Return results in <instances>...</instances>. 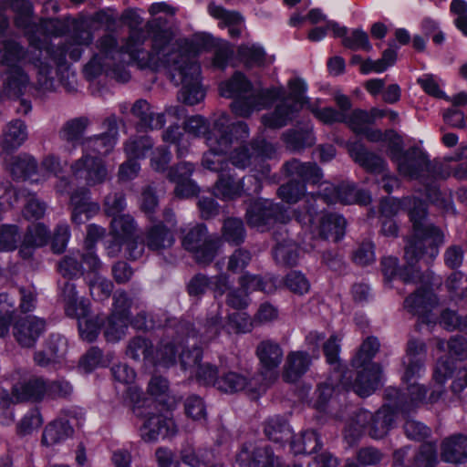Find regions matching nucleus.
Returning a JSON list of instances; mask_svg holds the SVG:
<instances>
[{
	"instance_id": "obj_1",
	"label": "nucleus",
	"mask_w": 467,
	"mask_h": 467,
	"mask_svg": "<svg viewBox=\"0 0 467 467\" xmlns=\"http://www.w3.org/2000/svg\"><path fill=\"white\" fill-rule=\"evenodd\" d=\"M122 20L130 28V35L123 46L119 47L117 38L106 34L96 41L97 52L85 65L84 74L93 79L103 72L115 70L124 62L123 55L140 68L168 71L171 80L181 85L178 98L188 105L201 102L205 92L201 84V67L196 56L204 43L199 38L192 41L177 40L172 32L165 27L166 21L161 16L147 22L145 29H136L142 18L136 11L128 10L122 15Z\"/></svg>"
},
{
	"instance_id": "obj_2",
	"label": "nucleus",
	"mask_w": 467,
	"mask_h": 467,
	"mask_svg": "<svg viewBox=\"0 0 467 467\" xmlns=\"http://www.w3.org/2000/svg\"><path fill=\"white\" fill-rule=\"evenodd\" d=\"M425 359V343L410 339L402 360L405 368L402 380L408 384L407 393L399 395L396 402V408L403 413L412 411L423 403L434 404L445 393L444 383L454 370L453 362L448 358L438 360L433 373L434 384L428 389L424 385L413 381L424 373Z\"/></svg>"
},
{
	"instance_id": "obj_3",
	"label": "nucleus",
	"mask_w": 467,
	"mask_h": 467,
	"mask_svg": "<svg viewBox=\"0 0 467 467\" xmlns=\"http://www.w3.org/2000/svg\"><path fill=\"white\" fill-rule=\"evenodd\" d=\"M412 223V234L405 246L406 265L399 272V278L404 284L422 283L428 285L431 273L422 275L415 267L420 258L430 263L439 254V246L444 244V234L441 229L427 220L426 204L416 197L404 199Z\"/></svg>"
},
{
	"instance_id": "obj_4",
	"label": "nucleus",
	"mask_w": 467,
	"mask_h": 467,
	"mask_svg": "<svg viewBox=\"0 0 467 467\" xmlns=\"http://www.w3.org/2000/svg\"><path fill=\"white\" fill-rule=\"evenodd\" d=\"M249 137L246 123L230 122L226 113H221L213 121V130L206 138L208 151L203 154L202 166L215 172H223L228 163L223 155L230 150L234 140H244Z\"/></svg>"
},
{
	"instance_id": "obj_5",
	"label": "nucleus",
	"mask_w": 467,
	"mask_h": 467,
	"mask_svg": "<svg viewBox=\"0 0 467 467\" xmlns=\"http://www.w3.org/2000/svg\"><path fill=\"white\" fill-rule=\"evenodd\" d=\"M251 88V82L240 72L220 85V94L223 97L234 98L231 109L237 117L248 118L254 111L268 108L285 93L283 88H274L247 95Z\"/></svg>"
},
{
	"instance_id": "obj_6",
	"label": "nucleus",
	"mask_w": 467,
	"mask_h": 467,
	"mask_svg": "<svg viewBox=\"0 0 467 467\" xmlns=\"http://www.w3.org/2000/svg\"><path fill=\"white\" fill-rule=\"evenodd\" d=\"M379 349L378 338L368 337L352 359V366L357 369V378L352 387L360 397L370 395L379 385L380 368L371 361Z\"/></svg>"
},
{
	"instance_id": "obj_7",
	"label": "nucleus",
	"mask_w": 467,
	"mask_h": 467,
	"mask_svg": "<svg viewBox=\"0 0 467 467\" xmlns=\"http://www.w3.org/2000/svg\"><path fill=\"white\" fill-rule=\"evenodd\" d=\"M289 95L275 107L272 113L262 116V123L270 129H280L293 119L296 113L311 102L305 97L306 85L304 80L295 78L289 81Z\"/></svg>"
},
{
	"instance_id": "obj_8",
	"label": "nucleus",
	"mask_w": 467,
	"mask_h": 467,
	"mask_svg": "<svg viewBox=\"0 0 467 467\" xmlns=\"http://www.w3.org/2000/svg\"><path fill=\"white\" fill-rule=\"evenodd\" d=\"M182 245L199 265H207L216 256L218 243L208 235L205 225L197 223L182 229Z\"/></svg>"
},
{
	"instance_id": "obj_9",
	"label": "nucleus",
	"mask_w": 467,
	"mask_h": 467,
	"mask_svg": "<svg viewBox=\"0 0 467 467\" xmlns=\"http://www.w3.org/2000/svg\"><path fill=\"white\" fill-rule=\"evenodd\" d=\"M94 40V35L90 29L82 24L76 25L67 39L48 49L52 59L57 66L66 63L67 57L73 61H78L82 57L84 50Z\"/></svg>"
},
{
	"instance_id": "obj_10",
	"label": "nucleus",
	"mask_w": 467,
	"mask_h": 467,
	"mask_svg": "<svg viewBox=\"0 0 467 467\" xmlns=\"http://www.w3.org/2000/svg\"><path fill=\"white\" fill-rule=\"evenodd\" d=\"M72 176L84 182L88 187L101 185L110 179L106 161L99 156L83 152L82 156L70 165Z\"/></svg>"
},
{
	"instance_id": "obj_11",
	"label": "nucleus",
	"mask_w": 467,
	"mask_h": 467,
	"mask_svg": "<svg viewBox=\"0 0 467 467\" xmlns=\"http://www.w3.org/2000/svg\"><path fill=\"white\" fill-rule=\"evenodd\" d=\"M246 220L251 227L265 231L274 223H286L290 220V215L282 205L270 200H262L249 205L246 210Z\"/></svg>"
},
{
	"instance_id": "obj_12",
	"label": "nucleus",
	"mask_w": 467,
	"mask_h": 467,
	"mask_svg": "<svg viewBox=\"0 0 467 467\" xmlns=\"http://www.w3.org/2000/svg\"><path fill=\"white\" fill-rule=\"evenodd\" d=\"M392 159L397 163L400 174L410 179H419L425 171H431L428 157L420 148L412 147L405 151L393 152Z\"/></svg>"
},
{
	"instance_id": "obj_13",
	"label": "nucleus",
	"mask_w": 467,
	"mask_h": 467,
	"mask_svg": "<svg viewBox=\"0 0 467 467\" xmlns=\"http://www.w3.org/2000/svg\"><path fill=\"white\" fill-rule=\"evenodd\" d=\"M134 414L137 417L145 419L143 425L140 429V437L145 441H155L160 437L165 438L177 432V428L172 419L150 411L142 413L140 410V407L134 408Z\"/></svg>"
},
{
	"instance_id": "obj_14",
	"label": "nucleus",
	"mask_w": 467,
	"mask_h": 467,
	"mask_svg": "<svg viewBox=\"0 0 467 467\" xmlns=\"http://www.w3.org/2000/svg\"><path fill=\"white\" fill-rule=\"evenodd\" d=\"M436 296L427 287H420L404 300V308L427 325L435 324L436 316L431 311L437 305Z\"/></svg>"
},
{
	"instance_id": "obj_15",
	"label": "nucleus",
	"mask_w": 467,
	"mask_h": 467,
	"mask_svg": "<svg viewBox=\"0 0 467 467\" xmlns=\"http://www.w3.org/2000/svg\"><path fill=\"white\" fill-rule=\"evenodd\" d=\"M46 328L43 318L27 316L17 319L14 324L13 335L23 348H32Z\"/></svg>"
},
{
	"instance_id": "obj_16",
	"label": "nucleus",
	"mask_w": 467,
	"mask_h": 467,
	"mask_svg": "<svg viewBox=\"0 0 467 467\" xmlns=\"http://www.w3.org/2000/svg\"><path fill=\"white\" fill-rule=\"evenodd\" d=\"M236 461L249 467H301L300 465L283 466L269 447L254 448L251 444L242 448L236 455Z\"/></svg>"
},
{
	"instance_id": "obj_17",
	"label": "nucleus",
	"mask_w": 467,
	"mask_h": 467,
	"mask_svg": "<svg viewBox=\"0 0 467 467\" xmlns=\"http://www.w3.org/2000/svg\"><path fill=\"white\" fill-rule=\"evenodd\" d=\"M275 245L273 255L276 264L283 266H294L299 259V248L297 244L287 235V231L280 227L274 233Z\"/></svg>"
},
{
	"instance_id": "obj_18",
	"label": "nucleus",
	"mask_w": 467,
	"mask_h": 467,
	"mask_svg": "<svg viewBox=\"0 0 467 467\" xmlns=\"http://www.w3.org/2000/svg\"><path fill=\"white\" fill-rule=\"evenodd\" d=\"M144 238L148 249L159 254L171 249L175 244L174 232L165 226L164 222H156L146 228Z\"/></svg>"
},
{
	"instance_id": "obj_19",
	"label": "nucleus",
	"mask_w": 467,
	"mask_h": 467,
	"mask_svg": "<svg viewBox=\"0 0 467 467\" xmlns=\"http://www.w3.org/2000/svg\"><path fill=\"white\" fill-rule=\"evenodd\" d=\"M50 239V231L43 223L28 225L19 246V255L24 259L33 256L36 249L45 246Z\"/></svg>"
},
{
	"instance_id": "obj_20",
	"label": "nucleus",
	"mask_w": 467,
	"mask_h": 467,
	"mask_svg": "<svg viewBox=\"0 0 467 467\" xmlns=\"http://www.w3.org/2000/svg\"><path fill=\"white\" fill-rule=\"evenodd\" d=\"M11 175L17 180H29L31 182L42 183L47 180L46 174L37 177V164L28 155L13 156L8 161Z\"/></svg>"
},
{
	"instance_id": "obj_21",
	"label": "nucleus",
	"mask_w": 467,
	"mask_h": 467,
	"mask_svg": "<svg viewBox=\"0 0 467 467\" xmlns=\"http://www.w3.org/2000/svg\"><path fill=\"white\" fill-rule=\"evenodd\" d=\"M255 355L264 371L273 375L281 364L284 353L280 344L274 339L260 341L255 348Z\"/></svg>"
},
{
	"instance_id": "obj_22",
	"label": "nucleus",
	"mask_w": 467,
	"mask_h": 467,
	"mask_svg": "<svg viewBox=\"0 0 467 467\" xmlns=\"http://www.w3.org/2000/svg\"><path fill=\"white\" fill-rule=\"evenodd\" d=\"M72 205V222L77 224L84 223L89 217L99 210L96 202H90V192L87 188L74 192L70 196Z\"/></svg>"
},
{
	"instance_id": "obj_23",
	"label": "nucleus",
	"mask_w": 467,
	"mask_h": 467,
	"mask_svg": "<svg viewBox=\"0 0 467 467\" xmlns=\"http://www.w3.org/2000/svg\"><path fill=\"white\" fill-rule=\"evenodd\" d=\"M346 220L337 213H324L318 218L317 232L321 239L338 242L345 235Z\"/></svg>"
},
{
	"instance_id": "obj_24",
	"label": "nucleus",
	"mask_w": 467,
	"mask_h": 467,
	"mask_svg": "<svg viewBox=\"0 0 467 467\" xmlns=\"http://www.w3.org/2000/svg\"><path fill=\"white\" fill-rule=\"evenodd\" d=\"M134 118L138 119V125L145 130H159L165 125L164 113H155L150 103L145 99H138L130 109Z\"/></svg>"
},
{
	"instance_id": "obj_25",
	"label": "nucleus",
	"mask_w": 467,
	"mask_h": 467,
	"mask_svg": "<svg viewBox=\"0 0 467 467\" xmlns=\"http://www.w3.org/2000/svg\"><path fill=\"white\" fill-rule=\"evenodd\" d=\"M441 457L444 462L451 463L466 462L467 436L455 434L443 440L441 448Z\"/></svg>"
},
{
	"instance_id": "obj_26",
	"label": "nucleus",
	"mask_w": 467,
	"mask_h": 467,
	"mask_svg": "<svg viewBox=\"0 0 467 467\" xmlns=\"http://www.w3.org/2000/svg\"><path fill=\"white\" fill-rule=\"evenodd\" d=\"M467 158V147H462L455 154L444 158V162L432 171L439 178H448L452 175L459 180L467 179V161L456 163L458 161Z\"/></svg>"
},
{
	"instance_id": "obj_27",
	"label": "nucleus",
	"mask_w": 467,
	"mask_h": 467,
	"mask_svg": "<svg viewBox=\"0 0 467 467\" xmlns=\"http://www.w3.org/2000/svg\"><path fill=\"white\" fill-rule=\"evenodd\" d=\"M310 356L304 351H292L287 354L284 366L283 378L287 382L299 379L309 368Z\"/></svg>"
},
{
	"instance_id": "obj_28",
	"label": "nucleus",
	"mask_w": 467,
	"mask_h": 467,
	"mask_svg": "<svg viewBox=\"0 0 467 467\" xmlns=\"http://www.w3.org/2000/svg\"><path fill=\"white\" fill-rule=\"evenodd\" d=\"M235 179L232 174L222 172L213 187V193L222 200H234L244 192V180Z\"/></svg>"
},
{
	"instance_id": "obj_29",
	"label": "nucleus",
	"mask_w": 467,
	"mask_h": 467,
	"mask_svg": "<svg viewBox=\"0 0 467 467\" xmlns=\"http://www.w3.org/2000/svg\"><path fill=\"white\" fill-rule=\"evenodd\" d=\"M348 151L355 162L358 163L366 171L372 173H380L385 171L386 163L379 156L367 150L360 143L355 142L349 145Z\"/></svg>"
},
{
	"instance_id": "obj_30",
	"label": "nucleus",
	"mask_w": 467,
	"mask_h": 467,
	"mask_svg": "<svg viewBox=\"0 0 467 467\" xmlns=\"http://www.w3.org/2000/svg\"><path fill=\"white\" fill-rule=\"evenodd\" d=\"M60 296L64 302L65 312L67 317L85 315L88 306L90 305L88 299L78 296L76 285L69 281L64 282L61 285Z\"/></svg>"
},
{
	"instance_id": "obj_31",
	"label": "nucleus",
	"mask_w": 467,
	"mask_h": 467,
	"mask_svg": "<svg viewBox=\"0 0 467 467\" xmlns=\"http://www.w3.org/2000/svg\"><path fill=\"white\" fill-rule=\"evenodd\" d=\"M47 392V384L41 378H32L27 381L16 385L13 398L16 401L39 400Z\"/></svg>"
},
{
	"instance_id": "obj_32",
	"label": "nucleus",
	"mask_w": 467,
	"mask_h": 467,
	"mask_svg": "<svg viewBox=\"0 0 467 467\" xmlns=\"http://www.w3.org/2000/svg\"><path fill=\"white\" fill-rule=\"evenodd\" d=\"M209 14L222 20L225 26L228 27L229 35L233 38H238L244 29L243 17L237 12L227 11L220 5L211 4L208 6Z\"/></svg>"
},
{
	"instance_id": "obj_33",
	"label": "nucleus",
	"mask_w": 467,
	"mask_h": 467,
	"mask_svg": "<svg viewBox=\"0 0 467 467\" xmlns=\"http://www.w3.org/2000/svg\"><path fill=\"white\" fill-rule=\"evenodd\" d=\"M73 434V428L68 420L58 419L49 423L44 430L42 443L53 446L67 440Z\"/></svg>"
},
{
	"instance_id": "obj_34",
	"label": "nucleus",
	"mask_w": 467,
	"mask_h": 467,
	"mask_svg": "<svg viewBox=\"0 0 467 467\" xmlns=\"http://www.w3.org/2000/svg\"><path fill=\"white\" fill-rule=\"evenodd\" d=\"M285 170L290 176L313 184L318 183L323 177L322 171L317 164L302 163L298 160L286 162Z\"/></svg>"
},
{
	"instance_id": "obj_35",
	"label": "nucleus",
	"mask_w": 467,
	"mask_h": 467,
	"mask_svg": "<svg viewBox=\"0 0 467 467\" xmlns=\"http://www.w3.org/2000/svg\"><path fill=\"white\" fill-rule=\"evenodd\" d=\"M277 277L273 275L262 277L249 273H245L239 278L240 286L248 294L251 291H262L266 294H272L277 288Z\"/></svg>"
},
{
	"instance_id": "obj_36",
	"label": "nucleus",
	"mask_w": 467,
	"mask_h": 467,
	"mask_svg": "<svg viewBox=\"0 0 467 467\" xmlns=\"http://www.w3.org/2000/svg\"><path fill=\"white\" fill-rule=\"evenodd\" d=\"M264 431L270 441L279 443L281 446L293 437L292 430L287 421L280 416L269 418L265 421Z\"/></svg>"
},
{
	"instance_id": "obj_37",
	"label": "nucleus",
	"mask_w": 467,
	"mask_h": 467,
	"mask_svg": "<svg viewBox=\"0 0 467 467\" xmlns=\"http://www.w3.org/2000/svg\"><path fill=\"white\" fill-rule=\"evenodd\" d=\"M394 421V411L389 406H383L375 414L369 423L368 434L375 439L383 438Z\"/></svg>"
},
{
	"instance_id": "obj_38",
	"label": "nucleus",
	"mask_w": 467,
	"mask_h": 467,
	"mask_svg": "<svg viewBox=\"0 0 467 467\" xmlns=\"http://www.w3.org/2000/svg\"><path fill=\"white\" fill-rule=\"evenodd\" d=\"M222 309V304H215L207 312L203 323V331L201 335L202 342H208L217 337L223 329Z\"/></svg>"
},
{
	"instance_id": "obj_39",
	"label": "nucleus",
	"mask_w": 467,
	"mask_h": 467,
	"mask_svg": "<svg viewBox=\"0 0 467 467\" xmlns=\"http://www.w3.org/2000/svg\"><path fill=\"white\" fill-rule=\"evenodd\" d=\"M137 224L130 214H120L113 217L110 223V234L117 241H128L134 237Z\"/></svg>"
},
{
	"instance_id": "obj_40",
	"label": "nucleus",
	"mask_w": 467,
	"mask_h": 467,
	"mask_svg": "<svg viewBox=\"0 0 467 467\" xmlns=\"http://www.w3.org/2000/svg\"><path fill=\"white\" fill-rule=\"evenodd\" d=\"M286 147L293 151H299L306 147H311L316 142L312 129L290 130L283 134Z\"/></svg>"
},
{
	"instance_id": "obj_41",
	"label": "nucleus",
	"mask_w": 467,
	"mask_h": 467,
	"mask_svg": "<svg viewBox=\"0 0 467 467\" xmlns=\"http://www.w3.org/2000/svg\"><path fill=\"white\" fill-rule=\"evenodd\" d=\"M117 138L102 133L90 137L83 141V152L95 153L96 156L108 155L115 147Z\"/></svg>"
},
{
	"instance_id": "obj_42",
	"label": "nucleus",
	"mask_w": 467,
	"mask_h": 467,
	"mask_svg": "<svg viewBox=\"0 0 467 467\" xmlns=\"http://www.w3.org/2000/svg\"><path fill=\"white\" fill-rule=\"evenodd\" d=\"M290 447L294 454H309L320 449L321 442L315 431H306L299 437L291 440Z\"/></svg>"
},
{
	"instance_id": "obj_43",
	"label": "nucleus",
	"mask_w": 467,
	"mask_h": 467,
	"mask_svg": "<svg viewBox=\"0 0 467 467\" xmlns=\"http://www.w3.org/2000/svg\"><path fill=\"white\" fill-rule=\"evenodd\" d=\"M329 200H338V202L343 204L355 202L368 204L370 202V196L366 191L358 189L354 184L341 183L339 194L329 196Z\"/></svg>"
},
{
	"instance_id": "obj_44",
	"label": "nucleus",
	"mask_w": 467,
	"mask_h": 467,
	"mask_svg": "<svg viewBox=\"0 0 467 467\" xmlns=\"http://www.w3.org/2000/svg\"><path fill=\"white\" fill-rule=\"evenodd\" d=\"M69 317L78 319V330L82 339L92 342L97 338L101 322L99 317L90 316V305L88 306L85 315L70 316Z\"/></svg>"
},
{
	"instance_id": "obj_45",
	"label": "nucleus",
	"mask_w": 467,
	"mask_h": 467,
	"mask_svg": "<svg viewBox=\"0 0 467 467\" xmlns=\"http://www.w3.org/2000/svg\"><path fill=\"white\" fill-rule=\"evenodd\" d=\"M89 124V119L85 116L71 119L63 125L60 137L67 142H77L82 138Z\"/></svg>"
},
{
	"instance_id": "obj_46",
	"label": "nucleus",
	"mask_w": 467,
	"mask_h": 467,
	"mask_svg": "<svg viewBox=\"0 0 467 467\" xmlns=\"http://www.w3.org/2000/svg\"><path fill=\"white\" fill-rule=\"evenodd\" d=\"M27 139L26 127L19 119L10 122L4 133L3 144L6 149H16Z\"/></svg>"
},
{
	"instance_id": "obj_47",
	"label": "nucleus",
	"mask_w": 467,
	"mask_h": 467,
	"mask_svg": "<svg viewBox=\"0 0 467 467\" xmlns=\"http://www.w3.org/2000/svg\"><path fill=\"white\" fill-rule=\"evenodd\" d=\"M153 142L148 136H135L130 138L124 143V151L128 159H142L145 158L147 152L151 150Z\"/></svg>"
},
{
	"instance_id": "obj_48",
	"label": "nucleus",
	"mask_w": 467,
	"mask_h": 467,
	"mask_svg": "<svg viewBox=\"0 0 467 467\" xmlns=\"http://www.w3.org/2000/svg\"><path fill=\"white\" fill-rule=\"evenodd\" d=\"M192 337H195L194 331L191 332ZM191 338L190 333L187 335V346L192 347V349L184 350L182 349L180 354V363L181 367L183 370L189 371L190 376H193V372L197 369L198 366L201 365L200 361L202 359V350L200 348L195 346V342L192 345L189 343V339Z\"/></svg>"
},
{
	"instance_id": "obj_49",
	"label": "nucleus",
	"mask_w": 467,
	"mask_h": 467,
	"mask_svg": "<svg viewBox=\"0 0 467 467\" xmlns=\"http://www.w3.org/2000/svg\"><path fill=\"white\" fill-rule=\"evenodd\" d=\"M5 88L10 95L19 97L28 84V77L16 65H12L7 72Z\"/></svg>"
},
{
	"instance_id": "obj_50",
	"label": "nucleus",
	"mask_w": 467,
	"mask_h": 467,
	"mask_svg": "<svg viewBox=\"0 0 467 467\" xmlns=\"http://www.w3.org/2000/svg\"><path fill=\"white\" fill-rule=\"evenodd\" d=\"M81 253L71 252L65 255L57 265L59 274L67 278H74L83 275V266L80 260Z\"/></svg>"
},
{
	"instance_id": "obj_51",
	"label": "nucleus",
	"mask_w": 467,
	"mask_h": 467,
	"mask_svg": "<svg viewBox=\"0 0 467 467\" xmlns=\"http://www.w3.org/2000/svg\"><path fill=\"white\" fill-rule=\"evenodd\" d=\"M247 379L237 372L229 371L222 374L215 388L223 392L234 393L244 389L247 386Z\"/></svg>"
},
{
	"instance_id": "obj_52",
	"label": "nucleus",
	"mask_w": 467,
	"mask_h": 467,
	"mask_svg": "<svg viewBox=\"0 0 467 467\" xmlns=\"http://www.w3.org/2000/svg\"><path fill=\"white\" fill-rule=\"evenodd\" d=\"M238 57L247 67L262 66L265 60V49L257 44H244L238 47Z\"/></svg>"
},
{
	"instance_id": "obj_53",
	"label": "nucleus",
	"mask_w": 467,
	"mask_h": 467,
	"mask_svg": "<svg viewBox=\"0 0 467 467\" xmlns=\"http://www.w3.org/2000/svg\"><path fill=\"white\" fill-rule=\"evenodd\" d=\"M130 320L110 315L105 324L104 337L109 342H118L125 335Z\"/></svg>"
},
{
	"instance_id": "obj_54",
	"label": "nucleus",
	"mask_w": 467,
	"mask_h": 467,
	"mask_svg": "<svg viewBox=\"0 0 467 467\" xmlns=\"http://www.w3.org/2000/svg\"><path fill=\"white\" fill-rule=\"evenodd\" d=\"M223 237L226 242L234 244L244 242L245 229L243 221L239 218H227L223 225Z\"/></svg>"
},
{
	"instance_id": "obj_55",
	"label": "nucleus",
	"mask_w": 467,
	"mask_h": 467,
	"mask_svg": "<svg viewBox=\"0 0 467 467\" xmlns=\"http://www.w3.org/2000/svg\"><path fill=\"white\" fill-rule=\"evenodd\" d=\"M91 296L95 300L102 301L109 297L113 290V283L95 274L94 276L88 281Z\"/></svg>"
},
{
	"instance_id": "obj_56",
	"label": "nucleus",
	"mask_w": 467,
	"mask_h": 467,
	"mask_svg": "<svg viewBox=\"0 0 467 467\" xmlns=\"http://www.w3.org/2000/svg\"><path fill=\"white\" fill-rule=\"evenodd\" d=\"M21 239L18 226L15 224H3L0 226V251H14Z\"/></svg>"
},
{
	"instance_id": "obj_57",
	"label": "nucleus",
	"mask_w": 467,
	"mask_h": 467,
	"mask_svg": "<svg viewBox=\"0 0 467 467\" xmlns=\"http://www.w3.org/2000/svg\"><path fill=\"white\" fill-rule=\"evenodd\" d=\"M254 318L244 312H234L227 316L229 333L245 334L254 327Z\"/></svg>"
},
{
	"instance_id": "obj_58",
	"label": "nucleus",
	"mask_w": 467,
	"mask_h": 467,
	"mask_svg": "<svg viewBox=\"0 0 467 467\" xmlns=\"http://www.w3.org/2000/svg\"><path fill=\"white\" fill-rule=\"evenodd\" d=\"M15 311V301L9 299L5 293L0 294V337H5L9 331V323Z\"/></svg>"
},
{
	"instance_id": "obj_59",
	"label": "nucleus",
	"mask_w": 467,
	"mask_h": 467,
	"mask_svg": "<svg viewBox=\"0 0 467 467\" xmlns=\"http://www.w3.org/2000/svg\"><path fill=\"white\" fill-rule=\"evenodd\" d=\"M127 206L126 196L123 192L109 193L103 202L104 212L109 216H118Z\"/></svg>"
},
{
	"instance_id": "obj_60",
	"label": "nucleus",
	"mask_w": 467,
	"mask_h": 467,
	"mask_svg": "<svg viewBox=\"0 0 467 467\" xmlns=\"http://www.w3.org/2000/svg\"><path fill=\"white\" fill-rule=\"evenodd\" d=\"M305 184L296 180H291L285 184H283L278 189L279 197L288 202H296L305 193Z\"/></svg>"
},
{
	"instance_id": "obj_61",
	"label": "nucleus",
	"mask_w": 467,
	"mask_h": 467,
	"mask_svg": "<svg viewBox=\"0 0 467 467\" xmlns=\"http://www.w3.org/2000/svg\"><path fill=\"white\" fill-rule=\"evenodd\" d=\"M43 423L41 414L37 409L29 410L17 424V432L26 436L36 431Z\"/></svg>"
},
{
	"instance_id": "obj_62",
	"label": "nucleus",
	"mask_w": 467,
	"mask_h": 467,
	"mask_svg": "<svg viewBox=\"0 0 467 467\" xmlns=\"http://www.w3.org/2000/svg\"><path fill=\"white\" fill-rule=\"evenodd\" d=\"M343 122L358 134L365 132L367 125L371 124L368 111L359 109H354L350 114H346V119Z\"/></svg>"
},
{
	"instance_id": "obj_63",
	"label": "nucleus",
	"mask_w": 467,
	"mask_h": 467,
	"mask_svg": "<svg viewBox=\"0 0 467 467\" xmlns=\"http://www.w3.org/2000/svg\"><path fill=\"white\" fill-rule=\"evenodd\" d=\"M152 354L151 344L140 337L132 338L127 347V355L133 359H139L141 356L150 358Z\"/></svg>"
},
{
	"instance_id": "obj_64",
	"label": "nucleus",
	"mask_w": 467,
	"mask_h": 467,
	"mask_svg": "<svg viewBox=\"0 0 467 467\" xmlns=\"http://www.w3.org/2000/svg\"><path fill=\"white\" fill-rule=\"evenodd\" d=\"M307 109L314 114L317 119L325 124L343 122L346 119L345 113H340L331 107L320 109L315 103H311L308 105Z\"/></svg>"
}]
</instances>
